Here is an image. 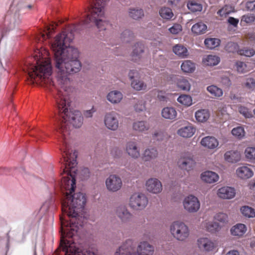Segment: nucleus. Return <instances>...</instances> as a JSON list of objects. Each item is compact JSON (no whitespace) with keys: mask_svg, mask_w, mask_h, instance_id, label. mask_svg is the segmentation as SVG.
Listing matches in <instances>:
<instances>
[{"mask_svg":"<svg viewBox=\"0 0 255 255\" xmlns=\"http://www.w3.org/2000/svg\"><path fill=\"white\" fill-rule=\"evenodd\" d=\"M90 23L95 24L100 30L106 29L108 24L103 20H82L78 24L68 26L51 43L56 73L54 81L51 78L50 59L43 58L39 50L26 62L23 68L27 74L29 84L39 83L49 89L54 95L57 112L55 116L54 125L61 142L60 150L64 162L63 173L66 174L61 180V187L66 191L62 202V211L67 205L69 207L73 206L71 201L76 194H82L86 200L85 195L81 192L73 194L76 188L75 167L77 164V153L73 152L70 149L67 140L70 131L69 124L79 128L82 125L83 121L80 111H68L69 96L72 90L69 75L80 71L82 66L78 60L79 51L77 48L70 46V43L74 39V32L81 30V26Z\"/></svg>","mask_w":255,"mask_h":255,"instance_id":"1","label":"nucleus"},{"mask_svg":"<svg viewBox=\"0 0 255 255\" xmlns=\"http://www.w3.org/2000/svg\"><path fill=\"white\" fill-rule=\"evenodd\" d=\"M71 202L73 206L69 207L67 205L62 211L63 214L70 218L69 221L63 217L60 218L61 224L60 248L64 255H97L90 251L83 252L80 245L74 242L77 231L83 225L84 218L80 214L84 209L86 200L82 194H77L74 196Z\"/></svg>","mask_w":255,"mask_h":255,"instance_id":"2","label":"nucleus"},{"mask_svg":"<svg viewBox=\"0 0 255 255\" xmlns=\"http://www.w3.org/2000/svg\"><path fill=\"white\" fill-rule=\"evenodd\" d=\"M136 251L138 255H153L154 247L147 242L143 241L139 243ZM115 255H136L134 253L132 241L130 240L126 241L119 248Z\"/></svg>","mask_w":255,"mask_h":255,"instance_id":"3","label":"nucleus"},{"mask_svg":"<svg viewBox=\"0 0 255 255\" xmlns=\"http://www.w3.org/2000/svg\"><path fill=\"white\" fill-rule=\"evenodd\" d=\"M170 232L176 240L183 241L186 240L190 234L188 226L180 221L174 222L170 226Z\"/></svg>","mask_w":255,"mask_h":255,"instance_id":"4","label":"nucleus"},{"mask_svg":"<svg viewBox=\"0 0 255 255\" xmlns=\"http://www.w3.org/2000/svg\"><path fill=\"white\" fill-rule=\"evenodd\" d=\"M147 203L148 199L143 194H134L130 198L129 206L133 209H143Z\"/></svg>","mask_w":255,"mask_h":255,"instance_id":"5","label":"nucleus"},{"mask_svg":"<svg viewBox=\"0 0 255 255\" xmlns=\"http://www.w3.org/2000/svg\"><path fill=\"white\" fill-rule=\"evenodd\" d=\"M180 168L187 171L191 170L195 165L193 156L190 152H185L181 154L178 162Z\"/></svg>","mask_w":255,"mask_h":255,"instance_id":"6","label":"nucleus"},{"mask_svg":"<svg viewBox=\"0 0 255 255\" xmlns=\"http://www.w3.org/2000/svg\"><path fill=\"white\" fill-rule=\"evenodd\" d=\"M183 204L184 209L190 213L196 212L200 207L198 198L193 195L186 197L183 201Z\"/></svg>","mask_w":255,"mask_h":255,"instance_id":"7","label":"nucleus"},{"mask_svg":"<svg viewBox=\"0 0 255 255\" xmlns=\"http://www.w3.org/2000/svg\"><path fill=\"white\" fill-rule=\"evenodd\" d=\"M118 114L115 112L107 113L105 116L104 123L106 127L112 130H116L119 128Z\"/></svg>","mask_w":255,"mask_h":255,"instance_id":"8","label":"nucleus"},{"mask_svg":"<svg viewBox=\"0 0 255 255\" xmlns=\"http://www.w3.org/2000/svg\"><path fill=\"white\" fill-rule=\"evenodd\" d=\"M122 184L121 179L115 175H111L106 181V185L108 190L112 192L119 190Z\"/></svg>","mask_w":255,"mask_h":255,"instance_id":"9","label":"nucleus"},{"mask_svg":"<svg viewBox=\"0 0 255 255\" xmlns=\"http://www.w3.org/2000/svg\"><path fill=\"white\" fill-rule=\"evenodd\" d=\"M146 189L149 192L158 194L161 192L162 185L161 182L156 178H151L146 182Z\"/></svg>","mask_w":255,"mask_h":255,"instance_id":"10","label":"nucleus"},{"mask_svg":"<svg viewBox=\"0 0 255 255\" xmlns=\"http://www.w3.org/2000/svg\"><path fill=\"white\" fill-rule=\"evenodd\" d=\"M199 248L202 251L209 252L216 247V244L208 238H200L197 241Z\"/></svg>","mask_w":255,"mask_h":255,"instance_id":"11","label":"nucleus"},{"mask_svg":"<svg viewBox=\"0 0 255 255\" xmlns=\"http://www.w3.org/2000/svg\"><path fill=\"white\" fill-rule=\"evenodd\" d=\"M126 151L131 158L136 159L140 156V150L135 141H129L126 145Z\"/></svg>","mask_w":255,"mask_h":255,"instance_id":"12","label":"nucleus"},{"mask_svg":"<svg viewBox=\"0 0 255 255\" xmlns=\"http://www.w3.org/2000/svg\"><path fill=\"white\" fill-rule=\"evenodd\" d=\"M217 194L221 198L230 199L235 197L236 192L234 188L225 186L218 189Z\"/></svg>","mask_w":255,"mask_h":255,"instance_id":"13","label":"nucleus"},{"mask_svg":"<svg viewBox=\"0 0 255 255\" xmlns=\"http://www.w3.org/2000/svg\"><path fill=\"white\" fill-rule=\"evenodd\" d=\"M116 214L124 223L129 222L132 218V215L125 206H120L117 208Z\"/></svg>","mask_w":255,"mask_h":255,"instance_id":"14","label":"nucleus"},{"mask_svg":"<svg viewBox=\"0 0 255 255\" xmlns=\"http://www.w3.org/2000/svg\"><path fill=\"white\" fill-rule=\"evenodd\" d=\"M201 144L203 146L208 148L214 149L218 146L219 142L217 139L214 137L208 136L202 139Z\"/></svg>","mask_w":255,"mask_h":255,"instance_id":"15","label":"nucleus"},{"mask_svg":"<svg viewBox=\"0 0 255 255\" xmlns=\"http://www.w3.org/2000/svg\"><path fill=\"white\" fill-rule=\"evenodd\" d=\"M161 115L164 119L175 120L176 119L177 113L174 108L167 107L162 110Z\"/></svg>","mask_w":255,"mask_h":255,"instance_id":"16","label":"nucleus"},{"mask_svg":"<svg viewBox=\"0 0 255 255\" xmlns=\"http://www.w3.org/2000/svg\"><path fill=\"white\" fill-rule=\"evenodd\" d=\"M201 178L204 181L212 183L217 182L219 179L218 175L211 171H206L202 173Z\"/></svg>","mask_w":255,"mask_h":255,"instance_id":"17","label":"nucleus"},{"mask_svg":"<svg viewBox=\"0 0 255 255\" xmlns=\"http://www.w3.org/2000/svg\"><path fill=\"white\" fill-rule=\"evenodd\" d=\"M238 176L242 179H248L253 176L254 173L251 169L247 166H241L236 170Z\"/></svg>","mask_w":255,"mask_h":255,"instance_id":"18","label":"nucleus"},{"mask_svg":"<svg viewBox=\"0 0 255 255\" xmlns=\"http://www.w3.org/2000/svg\"><path fill=\"white\" fill-rule=\"evenodd\" d=\"M225 160L231 163H236L241 159V154L237 150H230L227 151L224 154Z\"/></svg>","mask_w":255,"mask_h":255,"instance_id":"19","label":"nucleus"},{"mask_svg":"<svg viewBox=\"0 0 255 255\" xmlns=\"http://www.w3.org/2000/svg\"><path fill=\"white\" fill-rule=\"evenodd\" d=\"M144 51V45L141 43H136L131 53V60L135 62L138 61L141 58V54Z\"/></svg>","mask_w":255,"mask_h":255,"instance_id":"20","label":"nucleus"},{"mask_svg":"<svg viewBox=\"0 0 255 255\" xmlns=\"http://www.w3.org/2000/svg\"><path fill=\"white\" fill-rule=\"evenodd\" d=\"M195 130V128L190 125L179 128L177 130V134L183 137L188 138L193 135Z\"/></svg>","mask_w":255,"mask_h":255,"instance_id":"21","label":"nucleus"},{"mask_svg":"<svg viewBox=\"0 0 255 255\" xmlns=\"http://www.w3.org/2000/svg\"><path fill=\"white\" fill-rule=\"evenodd\" d=\"M158 152L154 148L146 149L142 155V159L145 161H149L157 157Z\"/></svg>","mask_w":255,"mask_h":255,"instance_id":"22","label":"nucleus"},{"mask_svg":"<svg viewBox=\"0 0 255 255\" xmlns=\"http://www.w3.org/2000/svg\"><path fill=\"white\" fill-rule=\"evenodd\" d=\"M195 116L198 122L204 123L209 119L210 114L208 110L202 109L196 112Z\"/></svg>","mask_w":255,"mask_h":255,"instance_id":"23","label":"nucleus"},{"mask_svg":"<svg viewBox=\"0 0 255 255\" xmlns=\"http://www.w3.org/2000/svg\"><path fill=\"white\" fill-rule=\"evenodd\" d=\"M123 99V94L118 91L110 92L107 95V99L113 104L119 103Z\"/></svg>","mask_w":255,"mask_h":255,"instance_id":"24","label":"nucleus"},{"mask_svg":"<svg viewBox=\"0 0 255 255\" xmlns=\"http://www.w3.org/2000/svg\"><path fill=\"white\" fill-rule=\"evenodd\" d=\"M133 129L138 132H144L149 128V125L145 121H137L133 124Z\"/></svg>","mask_w":255,"mask_h":255,"instance_id":"25","label":"nucleus"},{"mask_svg":"<svg viewBox=\"0 0 255 255\" xmlns=\"http://www.w3.org/2000/svg\"><path fill=\"white\" fill-rule=\"evenodd\" d=\"M246 226L243 224H238L231 229L232 235L238 236H242L246 233Z\"/></svg>","mask_w":255,"mask_h":255,"instance_id":"26","label":"nucleus"},{"mask_svg":"<svg viewBox=\"0 0 255 255\" xmlns=\"http://www.w3.org/2000/svg\"><path fill=\"white\" fill-rule=\"evenodd\" d=\"M220 61V57L214 55H209L203 59L204 64L210 66L217 65Z\"/></svg>","mask_w":255,"mask_h":255,"instance_id":"27","label":"nucleus"},{"mask_svg":"<svg viewBox=\"0 0 255 255\" xmlns=\"http://www.w3.org/2000/svg\"><path fill=\"white\" fill-rule=\"evenodd\" d=\"M206 25L202 22L195 23L192 26L191 28L192 31L197 35L205 33L206 31Z\"/></svg>","mask_w":255,"mask_h":255,"instance_id":"28","label":"nucleus"},{"mask_svg":"<svg viewBox=\"0 0 255 255\" xmlns=\"http://www.w3.org/2000/svg\"><path fill=\"white\" fill-rule=\"evenodd\" d=\"M178 87L182 90L189 91L190 89V84L188 81L183 77L176 78Z\"/></svg>","mask_w":255,"mask_h":255,"instance_id":"29","label":"nucleus"},{"mask_svg":"<svg viewBox=\"0 0 255 255\" xmlns=\"http://www.w3.org/2000/svg\"><path fill=\"white\" fill-rule=\"evenodd\" d=\"M174 53L180 57L184 58L188 55L187 48L180 44H177L173 47Z\"/></svg>","mask_w":255,"mask_h":255,"instance_id":"30","label":"nucleus"},{"mask_svg":"<svg viewBox=\"0 0 255 255\" xmlns=\"http://www.w3.org/2000/svg\"><path fill=\"white\" fill-rule=\"evenodd\" d=\"M181 68L184 72L192 73L195 69V65L190 60H185L182 63Z\"/></svg>","mask_w":255,"mask_h":255,"instance_id":"31","label":"nucleus"},{"mask_svg":"<svg viewBox=\"0 0 255 255\" xmlns=\"http://www.w3.org/2000/svg\"><path fill=\"white\" fill-rule=\"evenodd\" d=\"M255 21V15L252 13H247L243 15L241 19L240 24L245 26L253 23Z\"/></svg>","mask_w":255,"mask_h":255,"instance_id":"32","label":"nucleus"},{"mask_svg":"<svg viewBox=\"0 0 255 255\" xmlns=\"http://www.w3.org/2000/svg\"><path fill=\"white\" fill-rule=\"evenodd\" d=\"M220 40L215 38H207L204 41V44L207 48L214 49L220 45Z\"/></svg>","mask_w":255,"mask_h":255,"instance_id":"33","label":"nucleus"},{"mask_svg":"<svg viewBox=\"0 0 255 255\" xmlns=\"http://www.w3.org/2000/svg\"><path fill=\"white\" fill-rule=\"evenodd\" d=\"M160 15L164 19H170L173 16L172 9L169 7L161 8L159 11Z\"/></svg>","mask_w":255,"mask_h":255,"instance_id":"34","label":"nucleus"},{"mask_svg":"<svg viewBox=\"0 0 255 255\" xmlns=\"http://www.w3.org/2000/svg\"><path fill=\"white\" fill-rule=\"evenodd\" d=\"M238 53L241 56L251 57L255 55V50L252 48L244 47L239 49Z\"/></svg>","mask_w":255,"mask_h":255,"instance_id":"35","label":"nucleus"},{"mask_svg":"<svg viewBox=\"0 0 255 255\" xmlns=\"http://www.w3.org/2000/svg\"><path fill=\"white\" fill-rule=\"evenodd\" d=\"M177 101L181 104L189 107L192 104V98L187 95H181L177 99Z\"/></svg>","mask_w":255,"mask_h":255,"instance_id":"36","label":"nucleus"},{"mask_svg":"<svg viewBox=\"0 0 255 255\" xmlns=\"http://www.w3.org/2000/svg\"><path fill=\"white\" fill-rule=\"evenodd\" d=\"M207 89L212 97H220L223 95L222 90L216 86L211 85L208 86Z\"/></svg>","mask_w":255,"mask_h":255,"instance_id":"37","label":"nucleus"},{"mask_svg":"<svg viewBox=\"0 0 255 255\" xmlns=\"http://www.w3.org/2000/svg\"><path fill=\"white\" fill-rule=\"evenodd\" d=\"M143 15V11L141 9H129V16L134 19L141 18Z\"/></svg>","mask_w":255,"mask_h":255,"instance_id":"38","label":"nucleus"},{"mask_svg":"<svg viewBox=\"0 0 255 255\" xmlns=\"http://www.w3.org/2000/svg\"><path fill=\"white\" fill-rule=\"evenodd\" d=\"M241 211L243 215L247 217H255V211L252 207L248 206H245L241 208Z\"/></svg>","mask_w":255,"mask_h":255,"instance_id":"39","label":"nucleus"},{"mask_svg":"<svg viewBox=\"0 0 255 255\" xmlns=\"http://www.w3.org/2000/svg\"><path fill=\"white\" fill-rule=\"evenodd\" d=\"M234 11V8L229 5H225L217 11V14L221 17H226Z\"/></svg>","mask_w":255,"mask_h":255,"instance_id":"40","label":"nucleus"},{"mask_svg":"<svg viewBox=\"0 0 255 255\" xmlns=\"http://www.w3.org/2000/svg\"><path fill=\"white\" fill-rule=\"evenodd\" d=\"M206 228L208 232L213 233L220 230L221 225L215 222H208L206 224Z\"/></svg>","mask_w":255,"mask_h":255,"instance_id":"41","label":"nucleus"},{"mask_svg":"<svg viewBox=\"0 0 255 255\" xmlns=\"http://www.w3.org/2000/svg\"><path fill=\"white\" fill-rule=\"evenodd\" d=\"M244 87L249 91L255 90V79L253 78H248L243 84Z\"/></svg>","mask_w":255,"mask_h":255,"instance_id":"42","label":"nucleus"},{"mask_svg":"<svg viewBox=\"0 0 255 255\" xmlns=\"http://www.w3.org/2000/svg\"><path fill=\"white\" fill-rule=\"evenodd\" d=\"M121 38L124 41L129 42L134 38V35L129 30L126 29L121 34Z\"/></svg>","mask_w":255,"mask_h":255,"instance_id":"43","label":"nucleus"},{"mask_svg":"<svg viewBox=\"0 0 255 255\" xmlns=\"http://www.w3.org/2000/svg\"><path fill=\"white\" fill-rule=\"evenodd\" d=\"M232 134L238 137V138H243L245 134L244 128L242 127H238L234 128L232 130Z\"/></svg>","mask_w":255,"mask_h":255,"instance_id":"44","label":"nucleus"},{"mask_svg":"<svg viewBox=\"0 0 255 255\" xmlns=\"http://www.w3.org/2000/svg\"><path fill=\"white\" fill-rule=\"evenodd\" d=\"M187 7L193 12L200 11L202 9V5L194 1L189 2L187 3Z\"/></svg>","mask_w":255,"mask_h":255,"instance_id":"45","label":"nucleus"},{"mask_svg":"<svg viewBox=\"0 0 255 255\" xmlns=\"http://www.w3.org/2000/svg\"><path fill=\"white\" fill-rule=\"evenodd\" d=\"M58 25V23L54 22L52 25L49 26L47 28V32L46 34H42L41 37L43 40H45L47 38H49L51 37V35L54 31L56 27Z\"/></svg>","mask_w":255,"mask_h":255,"instance_id":"46","label":"nucleus"},{"mask_svg":"<svg viewBox=\"0 0 255 255\" xmlns=\"http://www.w3.org/2000/svg\"><path fill=\"white\" fill-rule=\"evenodd\" d=\"M246 157L250 160H255V147H248L245 151Z\"/></svg>","mask_w":255,"mask_h":255,"instance_id":"47","label":"nucleus"},{"mask_svg":"<svg viewBox=\"0 0 255 255\" xmlns=\"http://www.w3.org/2000/svg\"><path fill=\"white\" fill-rule=\"evenodd\" d=\"M131 85L133 89L138 91L145 89L146 87V85L143 82L137 80H132Z\"/></svg>","mask_w":255,"mask_h":255,"instance_id":"48","label":"nucleus"},{"mask_svg":"<svg viewBox=\"0 0 255 255\" xmlns=\"http://www.w3.org/2000/svg\"><path fill=\"white\" fill-rule=\"evenodd\" d=\"M236 67L238 73H245L247 72V64L242 61H237L236 63Z\"/></svg>","mask_w":255,"mask_h":255,"instance_id":"49","label":"nucleus"},{"mask_svg":"<svg viewBox=\"0 0 255 255\" xmlns=\"http://www.w3.org/2000/svg\"><path fill=\"white\" fill-rule=\"evenodd\" d=\"M153 93L159 101L162 102L166 101L167 97L164 91L155 90L153 91Z\"/></svg>","mask_w":255,"mask_h":255,"instance_id":"50","label":"nucleus"},{"mask_svg":"<svg viewBox=\"0 0 255 255\" xmlns=\"http://www.w3.org/2000/svg\"><path fill=\"white\" fill-rule=\"evenodd\" d=\"M239 112L246 118H249L252 116L251 111L245 107H240L239 108Z\"/></svg>","mask_w":255,"mask_h":255,"instance_id":"51","label":"nucleus"},{"mask_svg":"<svg viewBox=\"0 0 255 255\" xmlns=\"http://www.w3.org/2000/svg\"><path fill=\"white\" fill-rule=\"evenodd\" d=\"M182 30V26L179 24H174L169 28V31L173 34H177Z\"/></svg>","mask_w":255,"mask_h":255,"instance_id":"52","label":"nucleus"},{"mask_svg":"<svg viewBox=\"0 0 255 255\" xmlns=\"http://www.w3.org/2000/svg\"><path fill=\"white\" fill-rule=\"evenodd\" d=\"M215 219L221 223H226L227 222L228 216L227 214L223 213L217 214L214 217Z\"/></svg>","mask_w":255,"mask_h":255,"instance_id":"53","label":"nucleus"},{"mask_svg":"<svg viewBox=\"0 0 255 255\" xmlns=\"http://www.w3.org/2000/svg\"><path fill=\"white\" fill-rule=\"evenodd\" d=\"M135 110L136 112L143 111L145 109V103L142 101H138L134 106Z\"/></svg>","mask_w":255,"mask_h":255,"instance_id":"54","label":"nucleus"},{"mask_svg":"<svg viewBox=\"0 0 255 255\" xmlns=\"http://www.w3.org/2000/svg\"><path fill=\"white\" fill-rule=\"evenodd\" d=\"M165 137L164 132L159 131L154 133L153 137L157 140H163Z\"/></svg>","mask_w":255,"mask_h":255,"instance_id":"55","label":"nucleus"},{"mask_svg":"<svg viewBox=\"0 0 255 255\" xmlns=\"http://www.w3.org/2000/svg\"><path fill=\"white\" fill-rule=\"evenodd\" d=\"M246 7L248 10L255 12V0L247 2Z\"/></svg>","mask_w":255,"mask_h":255,"instance_id":"56","label":"nucleus"},{"mask_svg":"<svg viewBox=\"0 0 255 255\" xmlns=\"http://www.w3.org/2000/svg\"><path fill=\"white\" fill-rule=\"evenodd\" d=\"M81 178L86 179L90 176V171L88 168H83L81 171Z\"/></svg>","mask_w":255,"mask_h":255,"instance_id":"57","label":"nucleus"},{"mask_svg":"<svg viewBox=\"0 0 255 255\" xmlns=\"http://www.w3.org/2000/svg\"><path fill=\"white\" fill-rule=\"evenodd\" d=\"M228 21L231 25L237 27L239 23V19L233 17H230L228 19Z\"/></svg>","mask_w":255,"mask_h":255,"instance_id":"58","label":"nucleus"},{"mask_svg":"<svg viewBox=\"0 0 255 255\" xmlns=\"http://www.w3.org/2000/svg\"><path fill=\"white\" fill-rule=\"evenodd\" d=\"M128 76L129 79L132 80L134 77L138 76V73L135 70H130L128 73Z\"/></svg>","mask_w":255,"mask_h":255,"instance_id":"59","label":"nucleus"},{"mask_svg":"<svg viewBox=\"0 0 255 255\" xmlns=\"http://www.w3.org/2000/svg\"><path fill=\"white\" fill-rule=\"evenodd\" d=\"M112 153L115 157L120 156L122 155V152L117 148H114L112 151Z\"/></svg>","mask_w":255,"mask_h":255,"instance_id":"60","label":"nucleus"},{"mask_svg":"<svg viewBox=\"0 0 255 255\" xmlns=\"http://www.w3.org/2000/svg\"><path fill=\"white\" fill-rule=\"evenodd\" d=\"M237 45L233 42H229L227 44L226 48L227 50L229 51V52H233V49H230V48H234V49L236 48Z\"/></svg>","mask_w":255,"mask_h":255,"instance_id":"61","label":"nucleus"},{"mask_svg":"<svg viewBox=\"0 0 255 255\" xmlns=\"http://www.w3.org/2000/svg\"><path fill=\"white\" fill-rule=\"evenodd\" d=\"M95 110H94V108H93L91 110H87L85 111L84 113V115L86 118H91L92 117L93 114L94 112H95Z\"/></svg>","mask_w":255,"mask_h":255,"instance_id":"62","label":"nucleus"},{"mask_svg":"<svg viewBox=\"0 0 255 255\" xmlns=\"http://www.w3.org/2000/svg\"><path fill=\"white\" fill-rule=\"evenodd\" d=\"M168 1L172 6H177L179 4L180 0H168Z\"/></svg>","mask_w":255,"mask_h":255,"instance_id":"63","label":"nucleus"},{"mask_svg":"<svg viewBox=\"0 0 255 255\" xmlns=\"http://www.w3.org/2000/svg\"><path fill=\"white\" fill-rule=\"evenodd\" d=\"M226 255H239V253L237 251L233 250L229 252Z\"/></svg>","mask_w":255,"mask_h":255,"instance_id":"64","label":"nucleus"}]
</instances>
